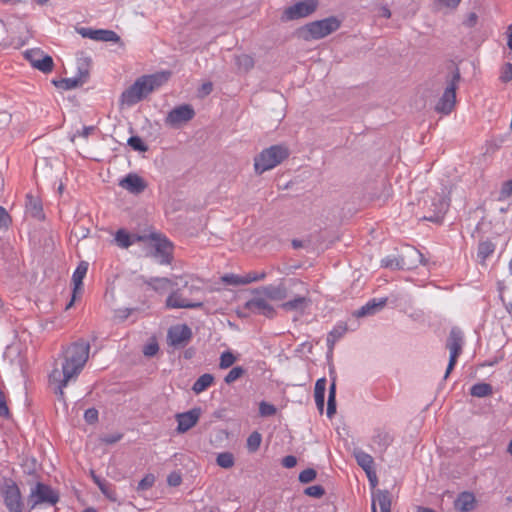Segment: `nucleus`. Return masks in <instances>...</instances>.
Instances as JSON below:
<instances>
[{
	"instance_id": "nucleus-1",
	"label": "nucleus",
	"mask_w": 512,
	"mask_h": 512,
	"mask_svg": "<svg viewBox=\"0 0 512 512\" xmlns=\"http://www.w3.org/2000/svg\"><path fill=\"white\" fill-rule=\"evenodd\" d=\"M89 351L90 344L84 339L73 342L63 351L62 369L54 368L49 375V381L57 384L54 392L60 398H63V389L69 381L76 379L81 373L88 361Z\"/></svg>"
},
{
	"instance_id": "nucleus-2",
	"label": "nucleus",
	"mask_w": 512,
	"mask_h": 512,
	"mask_svg": "<svg viewBox=\"0 0 512 512\" xmlns=\"http://www.w3.org/2000/svg\"><path fill=\"white\" fill-rule=\"evenodd\" d=\"M170 76V71H162L139 77L131 86L122 92L121 103L127 106L135 105L167 82Z\"/></svg>"
},
{
	"instance_id": "nucleus-3",
	"label": "nucleus",
	"mask_w": 512,
	"mask_h": 512,
	"mask_svg": "<svg viewBox=\"0 0 512 512\" xmlns=\"http://www.w3.org/2000/svg\"><path fill=\"white\" fill-rule=\"evenodd\" d=\"M460 80L461 73L459 67L453 61H450L447 65V74L445 76L446 87L435 105L437 113L448 115L453 111L456 104V90Z\"/></svg>"
},
{
	"instance_id": "nucleus-4",
	"label": "nucleus",
	"mask_w": 512,
	"mask_h": 512,
	"mask_svg": "<svg viewBox=\"0 0 512 512\" xmlns=\"http://www.w3.org/2000/svg\"><path fill=\"white\" fill-rule=\"evenodd\" d=\"M341 22L334 16L310 22L297 29L298 38L304 41L317 40L336 31Z\"/></svg>"
},
{
	"instance_id": "nucleus-5",
	"label": "nucleus",
	"mask_w": 512,
	"mask_h": 512,
	"mask_svg": "<svg viewBox=\"0 0 512 512\" xmlns=\"http://www.w3.org/2000/svg\"><path fill=\"white\" fill-rule=\"evenodd\" d=\"M290 155L287 146L283 144L272 145L264 149L254 158V169L257 174H262L267 170L273 169Z\"/></svg>"
},
{
	"instance_id": "nucleus-6",
	"label": "nucleus",
	"mask_w": 512,
	"mask_h": 512,
	"mask_svg": "<svg viewBox=\"0 0 512 512\" xmlns=\"http://www.w3.org/2000/svg\"><path fill=\"white\" fill-rule=\"evenodd\" d=\"M0 494L9 512H23L24 504L22 502L21 492L14 480L11 478H3L0 481Z\"/></svg>"
},
{
	"instance_id": "nucleus-7",
	"label": "nucleus",
	"mask_w": 512,
	"mask_h": 512,
	"mask_svg": "<svg viewBox=\"0 0 512 512\" xmlns=\"http://www.w3.org/2000/svg\"><path fill=\"white\" fill-rule=\"evenodd\" d=\"M188 291L190 295H196L202 294V290L199 287L196 286H187V284L184 286V290H175L173 291L166 299V307L168 308H201L203 307L204 303L199 298L196 301H190L187 297H185L184 292Z\"/></svg>"
},
{
	"instance_id": "nucleus-8",
	"label": "nucleus",
	"mask_w": 512,
	"mask_h": 512,
	"mask_svg": "<svg viewBox=\"0 0 512 512\" xmlns=\"http://www.w3.org/2000/svg\"><path fill=\"white\" fill-rule=\"evenodd\" d=\"M463 333L458 327H453L450 330L449 336L446 341V348L450 351V357H449V363L444 375V378L446 379L450 373L453 371L456 363L457 358L462 353V346H463Z\"/></svg>"
},
{
	"instance_id": "nucleus-9",
	"label": "nucleus",
	"mask_w": 512,
	"mask_h": 512,
	"mask_svg": "<svg viewBox=\"0 0 512 512\" xmlns=\"http://www.w3.org/2000/svg\"><path fill=\"white\" fill-rule=\"evenodd\" d=\"M317 6V0H303L297 2L296 4L284 9V11L281 14L280 20L282 22H289L307 17L316 11Z\"/></svg>"
},
{
	"instance_id": "nucleus-10",
	"label": "nucleus",
	"mask_w": 512,
	"mask_h": 512,
	"mask_svg": "<svg viewBox=\"0 0 512 512\" xmlns=\"http://www.w3.org/2000/svg\"><path fill=\"white\" fill-rule=\"evenodd\" d=\"M59 501V494L54 491L49 485L38 482L31 490L28 503L30 508L34 509L38 504L48 503L55 505Z\"/></svg>"
},
{
	"instance_id": "nucleus-11",
	"label": "nucleus",
	"mask_w": 512,
	"mask_h": 512,
	"mask_svg": "<svg viewBox=\"0 0 512 512\" xmlns=\"http://www.w3.org/2000/svg\"><path fill=\"white\" fill-rule=\"evenodd\" d=\"M446 188H442L441 194H437L431 202L432 213L430 215L423 216L424 220L431 221L434 223H440L449 209L450 198L448 196Z\"/></svg>"
},
{
	"instance_id": "nucleus-12",
	"label": "nucleus",
	"mask_w": 512,
	"mask_h": 512,
	"mask_svg": "<svg viewBox=\"0 0 512 512\" xmlns=\"http://www.w3.org/2000/svg\"><path fill=\"white\" fill-rule=\"evenodd\" d=\"M154 250L151 255L159 260L160 264H170L173 259V244L166 238L151 234Z\"/></svg>"
},
{
	"instance_id": "nucleus-13",
	"label": "nucleus",
	"mask_w": 512,
	"mask_h": 512,
	"mask_svg": "<svg viewBox=\"0 0 512 512\" xmlns=\"http://www.w3.org/2000/svg\"><path fill=\"white\" fill-rule=\"evenodd\" d=\"M195 116V111L193 107L189 104H183L173 108L165 118V124L178 128L182 124L187 123Z\"/></svg>"
},
{
	"instance_id": "nucleus-14",
	"label": "nucleus",
	"mask_w": 512,
	"mask_h": 512,
	"mask_svg": "<svg viewBox=\"0 0 512 512\" xmlns=\"http://www.w3.org/2000/svg\"><path fill=\"white\" fill-rule=\"evenodd\" d=\"M25 58L30 62L32 67L43 73H49L53 70L54 62L51 56L45 54L40 49H30L24 53Z\"/></svg>"
},
{
	"instance_id": "nucleus-15",
	"label": "nucleus",
	"mask_w": 512,
	"mask_h": 512,
	"mask_svg": "<svg viewBox=\"0 0 512 512\" xmlns=\"http://www.w3.org/2000/svg\"><path fill=\"white\" fill-rule=\"evenodd\" d=\"M78 33L84 38L103 42H115L119 43L121 46L124 45L120 36L112 30L91 29L83 27L78 29Z\"/></svg>"
},
{
	"instance_id": "nucleus-16",
	"label": "nucleus",
	"mask_w": 512,
	"mask_h": 512,
	"mask_svg": "<svg viewBox=\"0 0 512 512\" xmlns=\"http://www.w3.org/2000/svg\"><path fill=\"white\" fill-rule=\"evenodd\" d=\"M400 268L402 270H411L416 268L419 264H425L423 254L414 247L407 246L403 253L400 255Z\"/></svg>"
},
{
	"instance_id": "nucleus-17",
	"label": "nucleus",
	"mask_w": 512,
	"mask_h": 512,
	"mask_svg": "<svg viewBox=\"0 0 512 512\" xmlns=\"http://www.w3.org/2000/svg\"><path fill=\"white\" fill-rule=\"evenodd\" d=\"M201 415V409L200 408H193L187 412L178 413L176 414V421L178 423V426L176 428V431L180 434L187 432L192 427H194Z\"/></svg>"
},
{
	"instance_id": "nucleus-18",
	"label": "nucleus",
	"mask_w": 512,
	"mask_h": 512,
	"mask_svg": "<svg viewBox=\"0 0 512 512\" xmlns=\"http://www.w3.org/2000/svg\"><path fill=\"white\" fill-rule=\"evenodd\" d=\"M191 337L192 331L186 324L171 327L167 334L170 345L175 347L184 346Z\"/></svg>"
},
{
	"instance_id": "nucleus-19",
	"label": "nucleus",
	"mask_w": 512,
	"mask_h": 512,
	"mask_svg": "<svg viewBox=\"0 0 512 512\" xmlns=\"http://www.w3.org/2000/svg\"><path fill=\"white\" fill-rule=\"evenodd\" d=\"M87 271H88V263L85 261H81L78 264L76 270L74 271V273L72 275V281L74 284V288H73L72 298H71L70 302L66 305V310L70 309L73 306V304L77 298V295L81 294L82 289H83V279L86 276Z\"/></svg>"
},
{
	"instance_id": "nucleus-20",
	"label": "nucleus",
	"mask_w": 512,
	"mask_h": 512,
	"mask_svg": "<svg viewBox=\"0 0 512 512\" xmlns=\"http://www.w3.org/2000/svg\"><path fill=\"white\" fill-rule=\"evenodd\" d=\"M119 186L132 194L138 195L147 188V183L139 175L135 173H129L120 180Z\"/></svg>"
},
{
	"instance_id": "nucleus-21",
	"label": "nucleus",
	"mask_w": 512,
	"mask_h": 512,
	"mask_svg": "<svg viewBox=\"0 0 512 512\" xmlns=\"http://www.w3.org/2000/svg\"><path fill=\"white\" fill-rule=\"evenodd\" d=\"M245 308L252 313L264 315L267 318H273L276 310L263 298H253L246 302Z\"/></svg>"
},
{
	"instance_id": "nucleus-22",
	"label": "nucleus",
	"mask_w": 512,
	"mask_h": 512,
	"mask_svg": "<svg viewBox=\"0 0 512 512\" xmlns=\"http://www.w3.org/2000/svg\"><path fill=\"white\" fill-rule=\"evenodd\" d=\"M477 506V500L472 492L463 491L454 500V509L460 512L473 511Z\"/></svg>"
},
{
	"instance_id": "nucleus-23",
	"label": "nucleus",
	"mask_w": 512,
	"mask_h": 512,
	"mask_svg": "<svg viewBox=\"0 0 512 512\" xmlns=\"http://www.w3.org/2000/svg\"><path fill=\"white\" fill-rule=\"evenodd\" d=\"M254 293H262L271 300H283L287 297V288L283 283L277 286L268 285L254 290Z\"/></svg>"
},
{
	"instance_id": "nucleus-24",
	"label": "nucleus",
	"mask_w": 512,
	"mask_h": 512,
	"mask_svg": "<svg viewBox=\"0 0 512 512\" xmlns=\"http://www.w3.org/2000/svg\"><path fill=\"white\" fill-rule=\"evenodd\" d=\"M387 299H372L369 302H367L364 306H362L360 309L356 310L353 315L357 318L373 315L376 312L380 311L385 305H386Z\"/></svg>"
},
{
	"instance_id": "nucleus-25",
	"label": "nucleus",
	"mask_w": 512,
	"mask_h": 512,
	"mask_svg": "<svg viewBox=\"0 0 512 512\" xmlns=\"http://www.w3.org/2000/svg\"><path fill=\"white\" fill-rule=\"evenodd\" d=\"M376 501L379 504L381 512H391V495L388 490H378L372 500L371 510L377 512Z\"/></svg>"
},
{
	"instance_id": "nucleus-26",
	"label": "nucleus",
	"mask_w": 512,
	"mask_h": 512,
	"mask_svg": "<svg viewBox=\"0 0 512 512\" xmlns=\"http://www.w3.org/2000/svg\"><path fill=\"white\" fill-rule=\"evenodd\" d=\"M91 477L106 498L112 502H116L118 500L116 491L110 483L97 476L93 470H91Z\"/></svg>"
},
{
	"instance_id": "nucleus-27",
	"label": "nucleus",
	"mask_w": 512,
	"mask_h": 512,
	"mask_svg": "<svg viewBox=\"0 0 512 512\" xmlns=\"http://www.w3.org/2000/svg\"><path fill=\"white\" fill-rule=\"evenodd\" d=\"M325 390H326V378H320L315 383L314 398L317 409L320 413L324 410L325 404Z\"/></svg>"
},
{
	"instance_id": "nucleus-28",
	"label": "nucleus",
	"mask_w": 512,
	"mask_h": 512,
	"mask_svg": "<svg viewBox=\"0 0 512 512\" xmlns=\"http://www.w3.org/2000/svg\"><path fill=\"white\" fill-rule=\"evenodd\" d=\"M26 209L32 217L37 219H44L41 201L31 194L26 196Z\"/></svg>"
},
{
	"instance_id": "nucleus-29",
	"label": "nucleus",
	"mask_w": 512,
	"mask_h": 512,
	"mask_svg": "<svg viewBox=\"0 0 512 512\" xmlns=\"http://www.w3.org/2000/svg\"><path fill=\"white\" fill-rule=\"evenodd\" d=\"M310 302V299L306 297L297 296L293 300L283 303L281 307L286 311H298L302 313L308 307Z\"/></svg>"
},
{
	"instance_id": "nucleus-30",
	"label": "nucleus",
	"mask_w": 512,
	"mask_h": 512,
	"mask_svg": "<svg viewBox=\"0 0 512 512\" xmlns=\"http://www.w3.org/2000/svg\"><path fill=\"white\" fill-rule=\"evenodd\" d=\"M214 382V376L210 373L201 375L193 384L192 391L195 394H200L205 391Z\"/></svg>"
},
{
	"instance_id": "nucleus-31",
	"label": "nucleus",
	"mask_w": 512,
	"mask_h": 512,
	"mask_svg": "<svg viewBox=\"0 0 512 512\" xmlns=\"http://www.w3.org/2000/svg\"><path fill=\"white\" fill-rule=\"evenodd\" d=\"M495 247V244L490 240L478 244L477 256L481 264H484L485 260L494 253Z\"/></svg>"
},
{
	"instance_id": "nucleus-32",
	"label": "nucleus",
	"mask_w": 512,
	"mask_h": 512,
	"mask_svg": "<svg viewBox=\"0 0 512 512\" xmlns=\"http://www.w3.org/2000/svg\"><path fill=\"white\" fill-rule=\"evenodd\" d=\"M143 279V282L150 286L154 291L158 292L166 289L168 285H172V281L166 277H152L150 279Z\"/></svg>"
},
{
	"instance_id": "nucleus-33",
	"label": "nucleus",
	"mask_w": 512,
	"mask_h": 512,
	"mask_svg": "<svg viewBox=\"0 0 512 512\" xmlns=\"http://www.w3.org/2000/svg\"><path fill=\"white\" fill-rule=\"evenodd\" d=\"M235 63L238 70L243 73L250 71L255 64L253 57L247 54L235 56Z\"/></svg>"
},
{
	"instance_id": "nucleus-34",
	"label": "nucleus",
	"mask_w": 512,
	"mask_h": 512,
	"mask_svg": "<svg viewBox=\"0 0 512 512\" xmlns=\"http://www.w3.org/2000/svg\"><path fill=\"white\" fill-rule=\"evenodd\" d=\"M357 464L364 470H370L373 468L374 460L371 455L361 450L354 451Z\"/></svg>"
},
{
	"instance_id": "nucleus-35",
	"label": "nucleus",
	"mask_w": 512,
	"mask_h": 512,
	"mask_svg": "<svg viewBox=\"0 0 512 512\" xmlns=\"http://www.w3.org/2000/svg\"><path fill=\"white\" fill-rule=\"evenodd\" d=\"M492 393V386L484 382L474 384L470 389V394L478 398L490 396Z\"/></svg>"
},
{
	"instance_id": "nucleus-36",
	"label": "nucleus",
	"mask_w": 512,
	"mask_h": 512,
	"mask_svg": "<svg viewBox=\"0 0 512 512\" xmlns=\"http://www.w3.org/2000/svg\"><path fill=\"white\" fill-rule=\"evenodd\" d=\"M53 84L57 88H61L63 90H71L77 87L82 86V80L77 79L76 77L73 78H62L59 80H53Z\"/></svg>"
},
{
	"instance_id": "nucleus-37",
	"label": "nucleus",
	"mask_w": 512,
	"mask_h": 512,
	"mask_svg": "<svg viewBox=\"0 0 512 512\" xmlns=\"http://www.w3.org/2000/svg\"><path fill=\"white\" fill-rule=\"evenodd\" d=\"M216 463L224 469H229L234 466L235 459L231 452H222L217 455Z\"/></svg>"
},
{
	"instance_id": "nucleus-38",
	"label": "nucleus",
	"mask_w": 512,
	"mask_h": 512,
	"mask_svg": "<svg viewBox=\"0 0 512 512\" xmlns=\"http://www.w3.org/2000/svg\"><path fill=\"white\" fill-rule=\"evenodd\" d=\"M261 442L262 435L258 431H254L248 436L246 447L249 452L254 453L259 449Z\"/></svg>"
},
{
	"instance_id": "nucleus-39",
	"label": "nucleus",
	"mask_w": 512,
	"mask_h": 512,
	"mask_svg": "<svg viewBox=\"0 0 512 512\" xmlns=\"http://www.w3.org/2000/svg\"><path fill=\"white\" fill-rule=\"evenodd\" d=\"M115 241L121 248H128L133 243L130 234L127 233L124 229H120L116 232Z\"/></svg>"
},
{
	"instance_id": "nucleus-40",
	"label": "nucleus",
	"mask_w": 512,
	"mask_h": 512,
	"mask_svg": "<svg viewBox=\"0 0 512 512\" xmlns=\"http://www.w3.org/2000/svg\"><path fill=\"white\" fill-rule=\"evenodd\" d=\"M245 369L241 366L233 367L225 376L224 381L226 384H231L245 374Z\"/></svg>"
},
{
	"instance_id": "nucleus-41",
	"label": "nucleus",
	"mask_w": 512,
	"mask_h": 512,
	"mask_svg": "<svg viewBox=\"0 0 512 512\" xmlns=\"http://www.w3.org/2000/svg\"><path fill=\"white\" fill-rule=\"evenodd\" d=\"M127 143L135 151L146 152L148 150V146L143 142V140L139 136H131L128 139Z\"/></svg>"
},
{
	"instance_id": "nucleus-42",
	"label": "nucleus",
	"mask_w": 512,
	"mask_h": 512,
	"mask_svg": "<svg viewBox=\"0 0 512 512\" xmlns=\"http://www.w3.org/2000/svg\"><path fill=\"white\" fill-rule=\"evenodd\" d=\"M400 255L399 256H387L381 260V266L394 270H402L400 268Z\"/></svg>"
},
{
	"instance_id": "nucleus-43",
	"label": "nucleus",
	"mask_w": 512,
	"mask_h": 512,
	"mask_svg": "<svg viewBox=\"0 0 512 512\" xmlns=\"http://www.w3.org/2000/svg\"><path fill=\"white\" fill-rule=\"evenodd\" d=\"M373 442L378 444L382 450L386 449L392 442V438L386 432H379L373 437Z\"/></svg>"
},
{
	"instance_id": "nucleus-44",
	"label": "nucleus",
	"mask_w": 512,
	"mask_h": 512,
	"mask_svg": "<svg viewBox=\"0 0 512 512\" xmlns=\"http://www.w3.org/2000/svg\"><path fill=\"white\" fill-rule=\"evenodd\" d=\"M235 361H236V357L234 356V354L230 351H225L220 356L219 366L221 369H227L230 366H232Z\"/></svg>"
},
{
	"instance_id": "nucleus-45",
	"label": "nucleus",
	"mask_w": 512,
	"mask_h": 512,
	"mask_svg": "<svg viewBox=\"0 0 512 512\" xmlns=\"http://www.w3.org/2000/svg\"><path fill=\"white\" fill-rule=\"evenodd\" d=\"M316 476H317V472L315 469L307 468V469L303 470L302 472H300V474L298 476V480L301 483L307 484V483L314 481L316 479Z\"/></svg>"
},
{
	"instance_id": "nucleus-46",
	"label": "nucleus",
	"mask_w": 512,
	"mask_h": 512,
	"mask_svg": "<svg viewBox=\"0 0 512 512\" xmlns=\"http://www.w3.org/2000/svg\"><path fill=\"white\" fill-rule=\"evenodd\" d=\"M276 407L273 404L267 403L265 401L260 402L259 404V414L262 417H269L276 414Z\"/></svg>"
},
{
	"instance_id": "nucleus-47",
	"label": "nucleus",
	"mask_w": 512,
	"mask_h": 512,
	"mask_svg": "<svg viewBox=\"0 0 512 512\" xmlns=\"http://www.w3.org/2000/svg\"><path fill=\"white\" fill-rule=\"evenodd\" d=\"M222 281L227 285H245L244 276H239L235 274H226L222 277Z\"/></svg>"
},
{
	"instance_id": "nucleus-48",
	"label": "nucleus",
	"mask_w": 512,
	"mask_h": 512,
	"mask_svg": "<svg viewBox=\"0 0 512 512\" xmlns=\"http://www.w3.org/2000/svg\"><path fill=\"white\" fill-rule=\"evenodd\" d=\"M304 494L313 498H321L325 495V489L321 485H314L305 488Z\"/></svg>"
},
{
	"instance_id": "nucleus-49",
	"label": "nucleus",
	"mask_w": 512,
	"mask_h": 512,
	"mask_svg": "<svg viewBox=\"0 0 512 512\" xmlns=\"http://www.w3.org/2000/svg\"><path fill=\"white\" fill-rule=\"evenodd\" d=\"M89 60L86 58L84 59L83 63L79 64L78 66V75L76 76L77 79L82 80V85L87 81L89 77Z\"/></svg>"
},
{
	"instance_id": "nucleus-50",
	"label": "nucleus",
	"mask_w": 512,
	"mask_h": 512,
	"mask_svg": "<svg viewBox=\"0 0 512 512\" xmlns=\"http://www.w3.org/2000/svg\"><path fill=\"white\" fill-rule=\"evenodd\" d=\"M155 483V476L153 474H147L143 479L140 480L137 486L138 491H144L151 488Z\"/></svg>"
},
{
	"instance_id": "nucleus-51",
	"label": "nucleus",
	"mask_w": 512,
	"mask_h": 512,
	"mask_svg": "<svg viewBox=\"0 0 512 512\" xmlns=\"http://www.w3.org/2000/svg\"><path fill=\"white\" fill-rule=\"evenodd\" d=\"M346 332V327H337L334 328L327 338V343L329 346H333L335 341L343 336V334Z\"/></svg>"
},
{
	"instance_id": "nucleus-52",
	"label": "nucleus",
	"mask_w": 512,
	"mask_h": 512,
	"mask_svg": "<svg viewBox=\"0 0 512 512\" xmlns=\"http://www.w3.org/2000/svg\"><path fill=\"white\" fill-rule=\"evenodd\" d=\"M512 196V179L503 182L500 190L499 200H504Z\"/></svg>"
},
{
	"instance_id": "nucleus-53",
	"label": "nucleus",
	"mask_w": 512,
	"mask_h": 512,
	"mask_svg": "<svg viewBox=\"0 0 512 512\" xmlns=\"http://www.w3.org/2000/svg\"><path fill=\"white\" fill-rule=\"evenodd\" d=\"M12 219L8 212L0 206V229H8Z\"/></svg>"
},
{
	"instance_id": "nucleus-54",
	"label": "nucleus",
	"mask_w": 512,
	"mask_h": 512,
	"mask_svg": "<svg viewBox=\"0 0 512 512\" xmlns=\"http://www.w3.org/2000/svg\"><path fill=\"white\" fill-rule=\"evenodd\" d=\"M265 277H266V273L265 272H260V273L249 272L246 275H244L245 285L249 284V283H252V282L263 280Z\"/></svg>"
},
{
	"instance_id": "nucleus-55",
	"label": "nucleus",
	"mask_w": 512,
	"mask_h": 512,
	"mask_svg": "<svg viewBox=\"0 0 512 512\" xmlns=\"http://www.w3.org/2000/svg\"><path fill=\"white\" fill-rule=\"evenodd\" d=\"M0 416L8 418L10 416L9 408L6 403V396L3 391L0 390Z\"/></svg>"
},
{
	"instance_id": "nucleus-56",
	"label": "nucleus",
	"mask_w": 512,
	"mask_h": 512,
	"mask_svg": "<svg viewBox=\"0 0 512 512\" xmlns=\"http://www.w3.org/2000/svg\"><path fill=\"white\" fill-rule=\"evenodd\" d=\"M167 483L171 487H177L182 483V476L178 472H171L167 477Z\"/></svg>"
},
{
	"instance_id": "nucleus-57",
	"label": "nucleus",
	"mask_w": 512,
	"mask_h": 512,
	"mask_svg": "<svg viewBox=\"0 0 512 512\" xmlns=\"http://www.w3.org/2000/svg\"><path fill=\"white\" fill-rule=\"evenodd\" d=\"M84 419L88 424H94L98 420V411L95 408H89L84 413Z\"/></svg>"
},
{
	"instance_id": "nucleus-58",
	"label": "nucleus",
	"mask_w": 512,
	"mask_h": 512,
	"mask_svg": "<svg viewBox=\"0 0 512 512\" xmlns=\"http://www.w3.org/2000/svg\"><path fill=\"white\" fill-rule=\"evenodd\" d=\"M159 350V345L157 342H151L144 346L143 353L145 356L152 357Z\"/></svg>"
},
{
	"instance_id": "nucleus-59",
	"label": "nucleus",
	"mask_w": 512,
	"mask_h": 512,
	"mask_svg": "<svg viewBox=\"0 0 512 512\" xmlns=\"http://www.w3.org/2000/svg\"><path fill=\"white\" fill-rule=\"evenodd\" d=\"M501 80L503 82H509L510 80H512V64L511 63L505 64L503 73L501 76Z\"/></svg>"
},
{
	"instance_id": "nucleus-60",
	"label": "nucleus",
	"mask_w": 512,
	"mask_h": 512,
	"mask_svg": "<svg viewBox=\"0 0 512 512\" xmlns=\"http://www.w3.org/2000/svg\"><path fill=\"white\" fill-rule=\"evenodd\" d=\"M94 130H95L94 126H85V127H83V129L81 131H78L76 134H74L71 137V141L74 142L76 136H82V137L87 138Z\"/></svg>"
},
{
	"instance_id": "nucleus-61",
	"label": "nucleus",
	"mask_w": 512,
	"mask_h": 512,
	"mask_svg": "<svg viewBox=\"0 0 512 512\" xmlns=\"http://www.w3.org/2000/svg\"><path fill=\"white\" fill-rule=\"evenodd\" d=\"M121 438H122V434L116 433V434L106 435L101 440H102V442H104L106 444H114V443L118 442Z\"/></svg>"
},
{
	"instance_id": "nucleus-62",
	"label": "nucleus",
	"mask_w": 512,
	"mask_h": 512,
	"mask_svg": "<svg viewBox=\"0 0 512 512\" xmlns=\"http://www.w3.org/2000/svg\"><path fill=\"white\" fill-rule=\"evenodd\" d=\"M296 464H297V459H296V457H295V456H293V455L285 456V457L282 459V465H283L285 468H293Z\"/></svg>"
},
{
	"instance_id": "nucleus-63",
	"label": "nucleus",
	"mask_w": 512,
	"mask_h": 512,
	"mask_svg": "<svg viewBox=\"0 0 512 512\" xmlns=\"http://www.w3.org/2000/svg\"><path fill=\"white\" fill-rule=\"evenodd\" d=\"M213 90V85L211 82L203 83L199 89V94L201 97H205L209 95Z\"/></svg>"
},
{
	"instance_id": "nucleus-64",
	"label": "nucleus",
	"mask_w": 512,
	"mask_h": 512,
	"mask_svg": "<svg viewBox=\"0 0 512 512\" xmlns=\"http://www.w3.org/2000/svg\"><path fill=\"white\" fill-rule=\"evenodd\" d=\"M365 473H366V475H367V477L369 479L371 487L372 488L376 487V485L378 484V479H377V475H376V472H375L374 468L365 471Z\"/></svg>"
}]
</instances>
